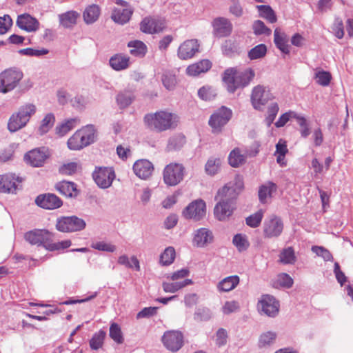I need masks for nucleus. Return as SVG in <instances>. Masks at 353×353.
Masks as SVG:
<instances>
[{
	"label": "nucleus",
	"mask_w": 353,
	"mask_h": 353,
	"mask_svg": "<svg viewBox=\"0 0 353 353\" xmlns=\"http://www.w3.org/2000/svg\"><path fill=\"white\" fill-rule=\"evenodd\" d=\"M243 190V181L237 176L234 183H230L219 189L215 196L218 203L214 207L215 217L221 221L227 220L236 209V199Z\"/></svg>",
	"instance_id": "nucleus-1"
},
{
	"label": "nucleus",
	"mask_w": 353,
	"mask_h": 353,
	"mask_svg": "<svg viewBox=\"0 0 353 353\" xmlns=\"http://www.w3.org/2000/svg\"><path fill=\"white\" fill-rule=\"evenodd\" d=\"M179 117L168 110H159L154 113L146 114L143 117L145 125L150 130L162 132L176 128Z\"/></svg>",
	"instance_id": "nucleus-2"
},
{
	"label": "nucleus",
	"mask_w": 353,
	"mask_h": 353,
	"mask_svg": "<svg viewBox=\"0 0 353 353\" xmlns=\"http://www.w3.org/2000/svg\"><path fill=\"white\" fill-rule=\"evenodd\" d=\"M96 139V130L92 125H88L74 134L68 140V146L72 150H79L91 143Z\"/></svg>",
	"instance_id": "nucleus-3"
},
{
	"label": "nucleus",
	"mask_w": 353,
	"mask_h": 353,
	"mask_svg": "<svg viewBox=\"0 0 353 353\" xmlns=\"http://www.w3.org/2000/svg\"><path fill=\"white\" fill-rule=\"evenodd\" d=\"M23 78L19 70L10 68L0 74V93H7L14 90Z\"/></svg>",
	"instance_id": "nucleus-4"
},
{
	"label": "nucleus",
	"mask_w": 353,
	"mask_h": 353,
	"mask_svg": "<svg viewBox=\"0 0 353 353\" xmlns=\"http://www.w3.org/2000/svg\"><path fill=\"white\" fill-rule=\"evenodd\" d=\"M222 81L230 93H234L243 85V71L237 67L225 69L223 72Z\"/></svg>",
	"instance_id": "nucleus-5"
},
{
	"label": "nucleus",
	"mask_w": 353,
	"mask_h": 353,
	"mask_svg": "<svg viewBox=\"0 0 353 353\" xmlns=\"http://www.w3.org/2000/svg\"><path fill=\"white\" fill-rule=\"evenodd\" d=\"M275 98L268 87L257 85L252 90L250 100L253 108L256 110H262L263 107Z\"/></svg>",
	"instance_id": "nucleus-6"
},
{
	"label": "nucleus",
	"mask_w": 353,
	"mask_h": 353,
	"mask_svg": "<svg viewBox=\"0 0 353 353\" xmlns=\"http://www.w3.org/2000/svg\"><path fill=\"white\" fill-rule=\"evenodd\" d=\"M185 172V167L183 164L170 163L163 170V181L169 186H175L183 180Z\"/></svg>",
	"instance_id": "nucleus-7"
},
{
	"label": "nucleus",
	"mask_w": 353,
	"mask_h": 353,
	"mask_svg": "<svg viewBox=\"0 0 353 353\" xmlns=\"http://www.w3.org/2000/svg\"><path fill=\"white\" fill-rule=\"evenodd\" d=\"M232 117V111L222 106L210 117L208 123L213 133H220L223 128L228 123Z\"/></svg>",
	"instance_id": "nucleus-8"
},
{
	"label": "nucleus",
	"mask_w": 353,
	"mask_h": 353,
	"mask_svg": "<svg viewBox=\"0 0 353 353\" xmlns=\"http://www.w3.org/2000/svg\"><path fill=\"white\" fill-rule=\"evenodd\" d=\"M283 222L281 217L272 214L266 218L263 223V232L265 238H276L283 230Z\"/></svg>",
	"instance_id": "nucleus-9"
},
{
	"label": "nucleus",
	"mask_w": 353,
	"mask_h": 353,
	"mask_svg": "<svg viewBox=\"0 0 353 353\" xmlns=\"http://www.w3.org/2000/svg\"><path fill=\"white\" fill-rule=\"evenodd\" d=\"M86 224L84 220L77 216L63 217L57 221L56 227L59 231L72 232L82 230Z\"/></svg>",
	"instance_id": "nucleus-10"
},
{
	"label": "nucleus",
	"mask_w": 353,
	"mask_h": 353,
	"mask_svg": "<svg viewBox=\"0 0 353 353\" xmlns=\"http://www.w3.org/2000/svg\"><path fill=\"white\" fill-rule=\"evenodd\" d=\"M161 341L167 350L176 352L183 346V336L179 331L170 330L163 334Z\"/></svg>",
	"instance_id": "nucleus-11"
},
{
	"label": "nucleus",
	"mask_w": 353,
	"mask_h": 353,
	"mask_svg": "<svg viewBox=\"0 0 353 353\" xmlns=\"http://www.w3.org/2000/svg\"><path fill=\"white\" fill-rule=\"evenodd\" d=\"M206 212V205L202 199H197L190 203L183 211L185 219L201 220Z\"/></svg>",
	"instance_id": "nucleus-12"
},
{
	"label": "nucleus",
	"mask_w": 353,
	"mask_h": 353,
	"mask_svg": "<svg viewBox=\"0 0 353 353\" xmlns=\"http://www.w3.org/2000/svg\"><path fill=\"white\" fill-rule=\"evenodd\" d=\"M93 179L99 188L105 189L111 186L115 173L112 168H100L94 172Z\"/></svg>",
	"instance_id": "nucleus-13"
},
{
	"label": "nucleus",
	"mask_w": 353,
	"mask_h": 353,
	"mask_svg": "<svg viewBox=\"0 0 353 353\" xmlns=\"http://www.w3.org/2000/svg\"><path fill=\"white\" fill-rule=\"evenodd\" d=\"M50 152L45 147L33 149L24 156L25 161L33 167L43 166L46 160L49 157Z\"/></svg>",
	"instance_id": "nucleus-14"
},
{
	"label": "nucleus",
	"mask_w": 353,
	"mask_h": 353,
	"mask_svg": "<svg viewBox=\"0 0 353 353\" xmlns=\"http://www.w3.org/2000/svg\"><path fill=\"white\" fill-rule=\"evenodd\" d=\"M25 239L31 245H43L50 243L52 234L46 230H34L25 234Z\"/></svg>",
	"instance_id": "nucleus-15"
},
{
	"label": "nucleus",
	"mask_w": 353,
	"mask_h": 353,
	"mask_svg": "<svg viewBox=\"0 0 353 353\" xmlns=\"http://www.w3.org/2000/svg\"><path fill=\"white\" fill-rule=\"evenodd\" d=\"M212 34L214 37L221 38L229 36L232 30L231 22L225 17H216L212 21Z\"/></svg>",
	"instance_id": "nucleus-16"
},
{
	"label": "nucleus",
	"mask_w": 353,
	"mask_h": 353,
	"mask_svg": "<svg viewBox=\"0 0 353 353\" xmlns=\"http://www.w3.org/2000/svg\"><path fill=\"white\" fill-rule=\"evenodd\" d=\"M199 47L200 45L196 39L186 40L178 48V57L181 60L192 59L199 52Z\"/></svg>",
	"instance_id": "nucleus-17"
},
{
	"label": "nucleus",
	"mask_w": 353,
	"mask_h": 353,
	"mask_svg": "<svg viewBox=\"0 0 353 353\" xmlns=\"http://www.w3.org/2000/svg\"><path fill=\"white\" fill-rule=\"evenodd\" d=\"M259 310L269 317H274L279 313V303L273 296L264 295L259 303Z\"/></svg>",
	"instance_id": "nucleus-18"
},
{
	"label": "nucleus",
	"mask_w": 353,
	"mask_h": 353,
	"mask_svg": "<svg viewBox=\"0 0 353 353\" xmlns=\"http://www.w3.org/2000/svg\"><path fill=\"white\" fill-rule=\"evenodd\" d=\"M154 166L147 159L137 160L133 165V172L141 179H148L152 174Z\"/></svg>",
	"instance_id": "nucleus-19"
},
{
	"label": "nucleus",
	"mask_w": 353,
	"mask_h": 353,
	"mask_svg": "<svg viewBox=\"0 0 353 353\" xmlns=\"http://www.w3.org/2000/svg\"><path fill=\"white\" fill-rule=\"evenodd\" d=\"M35 202L37 205L48 210L56 209L62 205L61 200L54 194L39 195Z\"/></svg>",
	"instance_id": "nucleus-20"
},
{
	"label": "nucleus",
	"mask_w": 353,
	"mask_h": 353,
	"mask_svg": "<svg viewBox=\"0 0 353 353\" xmlns=\"http://www.w3.org/2000/svg\"><path fill=\"white\" fill-rule=\"evenodd\" d=\"M214 236L211 230L205 228H201L194 231L193 244L196 247L203 248L211 243Z\"/></svg>",
	"instance_id": "nucleus-21"
},
{
	"label": "nucleus",
	"mask_w": 353,
	"mask_h": 353,
	"mask_svg": "<svg viewBox=\"0 0 353 353\" xmlns=\"http://www.w3.org/2000/svg\"><path fill=\"white\" fill-rule=\"evenodd\" d=\"M21 180L19 178L15 179L12 174H6L0 176V192L4 193H16L19 188V184Z\"/></svg>",
	"instance_id": "nucleus-22"
},
{
	"label": "nucleus",
	"mask_w": 353,
	"mask_h": 353,
	"mask_svg": "<svg viewBox=\"0 0 353 353\" xmlns=\"http://www.w3.org/2000/svg\"><path fill=\"white\" fill-rule=\"evenodd\" d=\"M17 25L22 30L32 32L37 31L39 28L38 20L29 14H23L18 17Z\"/></svg>",
	"instance_id": "nucleus-23"
},
{
	"label": "nucleus",
	"mask_w": 353,
	"mask_h": 353,
	"mask_svg": "<svg viewBox=\"0 0 353 353\" xmlns=\"http://www.w3.org/2000/svg\"><path fill=\"white\" fill-rule=\"evenodd\" d=\"M164 28L163 21L155 19L145 18L140 24L141 30L148 34L161 32Z\"/></svg>",
	"instance_id": "nucleus-24"
},
{
	"label": "nucleus",
	"mask_w": 353,
	"mask_h": 353,
	"mask_svg": "<svg viewBox=\"0 0 353 353\" xmlns=\"http://www.w3.org/2000/svg\"><path fill=\"white\" fill-rule=\"evenodd\" d=\"M212 68V62L208 59H202L196 63L190 65L186 68V73L189 76L196 77L201 73L208 72Z\"/></svg>",
	"instance_id": "nucleus-25"
},
{
	"label": "nucleus",
	"mask_w": 353,
	"mask_h": 353,
	"mask_svg": "<svg viewBox=\"0 0 353 353\" xmlns=\"http://www.w3.org/2000/svg\"><path fill=\"white\" fill-rule=\"evenodd\" d=\"M80 14L74 10H69L58 15L59 25L64 28H72L77 23Z\"/></svg>",
	"instance_id": "nucleus-26"
},
{
	"label": "nucleus",
	"mask_w": 353,
	"mask_h": 353,
	"mask_svg": "<svg viewBox=\"0 0 353 353\" xmlns=\"http://www.w3.org/2000/svg\"><path fill=\"white\" fill-rule=\"evenodd\" d=\"M109 63L111 68L116 71L123 70L130 66V57L121 53L116 54L111 57Z\"/></svg>",
	"instance_id": "nucleus-27"
},
{
	"label": "nucleus",
	"mask_w": 353,
	"mask_h": 353,
	"mask_svg": "<svg viewBox=\"0 0 353 353\" xmlns=\"http://www.w3.org/2000/svg\"><path fill=\"white\" fill-rule=\"evenodd\" d=\"M274 42L276 46L284 54L290 53V45L286 34L281 32L279 28H276L274 32Z\"/></svg>",
	"instance_id": "nucleus-28"
},
{
	"label": "nucleus",
	"mask_w": 353,
	"mask_h": 353,
	"mask_svg": "<svg viewBox=\"0 0 353 353\" xmlns=\"http://www.w3.org/2000/svg\"><path fill=\"white\" fill-rule=\"evenodd\" d=\"M276 191V185L272 182H268L259 187L258 195L259 201L262 204L268 203L272 196V193Z\"/></svg>",
	"instance_id": "nucleus-29"
},
{
	"label": "nucleus",
	"mask_w": 353,
	"mask_h": 353,
	"mask_svg": "<svg viewBox=\"0 0 353 353\" xmlns=\"http://www.w3.org/2000/svg\"><path fill=\"white\" fill-rule=\"evenodd\" d=\"M57 190L66 197H74L78 194L77 185L73 182L63 181L57 184Z\"/></svg>",
	"instance_id": "nucleus-30"
},
{
	"label": "nucleus",
	"mask_w": 353,
	"mask_h": 353,
	"mask_svg": "<svg viewBox=\"0 0 353 353\" xmlns=\"http://www.w3.org/2000/svg\"><path fill=\"white\" fill-rule=\"evenodd\" d=\"M132 14V10L129 8H125L122 10L120 8H114L112 11L111 18L118 23L124 24L127 23Z\"/></svg>",
	"instance_id": "nucleus-31"
},
{
	"label": "nucleus",
	"mask_w": 353,
	"mask_h": 353,
	"mask_svg": "<svg viewBox=\"0 0 353 353\" xmlns=\"http://www.w3.org/2000/svg\"><path fill=\"white\" fill-rule=\"evenodd\" d=\"M240 279L238 276H230L219 281L216 285L219 292H230L239 283Z\"/></svg>",
	"instance_id": "nucleus-32"
},
{
	"label": "nucleus",
	"mask_w": 353,
	"mask_h": 353,
	"mask_svg": "<svg viewBox=\"0 0 353 353\" xmlns=\"http://www.w3.org/2000/svg\"><path fill=\"white\" fill-rule=\"evenodd\" d=\"M101 9L99 6L92 4L88 6L83 13L85 23L87 24L94 23L99 19Z\"/></svg>",
	"instance_id": "nucleus-33"
},
{
	"label": "nucleus",
	"mask_w": 353,
	"mask_h": 353,
	"mask_svg": "<svg viewBox=\"0 0 353 353\" xmlns=\"http://www.w3.org/2000/svg\"><path fill=\"white\" fill-rule=\"evenodd\" d=\"M135 96L132 90H125L120 92L116 97V101L120 108L128 107L134 100Z\"/></svg>",
	"instance_id": "nucleus-34"
},
{
	"label": "nucleus",
	"mask_w": 353,
	"mask_h": 353,
	"mask_svg": "<svg viewBox=\"0 0 353 353\" xmlns=\"http://www.w3.org/2000/svg\"><path fill=\"white\" fill-rule=\"evenodd\" d=\"M223 160L219 157H210L205 165V172L208 175L214 176L219 172Z\"/></svg>",
	"instance_id": "nucleus-35"
},
{
	"label": "nucleus",
	"mask_w": 353,
	"mask_h": 353,
	"mask_svg": "<svg viewBox=\"0 0 353 353\" xmlns=\"http://www.w3.org/2000/svg\"><path fill=\"white\" fill-rule=\"evenodd\" d=\"M296 261V256L292 247L283 248L279 255V262L284 265H292Z\"/></svg>",
	"instance_id": "nucleus-36"
},
{
	"label": "nucleus",
	"mask_w": 353,
	"mask_h": 353,
	"mask_svg": "<svg viewBox=\"0 0 353 353\" xmlns=\"http://www.w3.org/2000/svg\"><path fill=\"white\" fill-rule=\"evenodd\" d=\"M79 123V119L78 118L67 119L56 127V133L59 137H63L71 130L75 128Z\"/></svg>",
	"instance_id": "nucleus-37"
},
{
	"label": "nucleus",
	"mask_w": 353,
	"mask_h": 353,
	"mask_svg": "<svg viewBox=\"0 0 353 353\" xmlns=\"http://www.w3.org/2000/svg\"><path fill=\"white\" fill-rule=\"evenodd\" d=\"M26 125L27 123L23 121V118L17 112L13 113L10 117L8 123V129L10 132H15L24 128Z\"/></svg>",
	"instance_id": "nucleus-38"
},
{
	"label": "nucleus",
	"mask_w": 353,
	"mask_h": 353,
	"mask_svg": "<svg viewBox=\"0 0 353 353\" xmlns=\"http://www.w3.org/2000/svg\"><path fill=\"white\" fill-rule=\"evenodd\" d=\"M128 47L130 48V53L134 57H143L147 52V46L141 41H130Z\"/></svg>",
	"instance_id": "nucleus-39"
},
{
	"label": "nucleus",
	"mask_w": 353,
	"mask_h": 353,
	"mask_svg": "<svg viewBox=\"0 0 353 353\" xmlns=\"http://www.w3.org/2000/svg\"><path fill=\"white\" fill-rule=\"evenodd\" d=\"M276 332L273 331L264 332L259 336V347L261 348L270 347L276 342Z\"/></svg>",
	"instance_id": "nucleus-40"
},
{
	"label": "nucleus",
	"mask_w": 353,
	"mask_h": 353,
	"mask_svg": "<svg viewBox=\"0 0 353 353\" xmlns=\"http://www.w3.org/2000/svg\"><path fill=\"white\" fill-rule=\"evenodd\" d=\"M55 122L54 115L52 113L47 114L41 120V123L38 128V133L42 136L52 128Z\"/></svg>",
	"instance_id": "nucleus-41"
},
{
	"label": "nucleus",
	"mask_w": 353,
	"mask_h": 353,
	"mask_svg": "<svg viewBox=\"0 0 353 353\" xmlns=\"http://www.w3.org/2000/svg\"><path fill=\"white\" fill-rule=\"evenodd\" d=\"M256 8L259 12V16L265 19L268 22L274 23L276 22L277 17L272 8L268 5L256 6Z\"/></svg>",
	"instance_id": "nucleus-42"
},
{
	"label": "nucleus",
	"mask_w": 353,
	"mask_h": 353,
	"mask_svg": "<svg viewBox=\"0 0 353 353\" xmlns=\"http://www.w3.org/2000/svg\"><path fill=\"white\" fill-rule=\"evenodd\" d=\"M192 283L191 279H185L183 281H176L174 283L163 282L162 284L164 292L169 293H174L179 290Z\"/></svg>",
	"instance_id": "nucleus-43"
},
{
	"label": "nucleus",
	"mask_w": 353,
	"mask_h": 353,
	"mask_svg": "<svg viewBox=\"0 0 353 353\" xmlns=\"http://www.w3.org/2000/svg\"><path fill=\"white\" fill-rule=\"evenodd\" d=\"M228 163L232 168H239L243 163L242 150L239 148H234L228 155Z\"/></svg>",
	"instance_id": "nucleus-44"
},
{
	"label": "nucleus",
	"mask_w": 353,
	"mask_h": 353,
	"mask_svg": "<svg viewBox=\"0 0 353 353\" xmlns=\"http://www.w3.org/2000/svg\"><path fill=\"white\" fill-rule=\"evenodd\" d=\"M37 108L32 103H26L21 105L17 112L23 118V121L27 123L29 122L30 118L36 113Z\"/></svg>",
	"instance_id": "nucleus-45"
},
{
	"label": "nucleus",
	"mask_w": 353,
	"mask_h": 353,
	"mask_svg": "<svg viewBox=\"0 0 353 353\" xmlns=\"http://www.w3.org/2000/svg\"><path fill=\"white\" fill-rule=\"evenodd\" d=\"M264 214L265 210L263 209H259L256 212L252 214L245 219L246 224L252 228L259 227L261 223Z\"/></svg>",
	"instance_id": "nucleus-46"
},
{
	"label": "nucleus",
	"mask_w": 353,
	"mask_h": 353,
	"mask_svg": "<svg viewBox=\"0 0 353 353\" xmlns=\"http://www.w3.org/2000/svg\"><path fill=\"white\" fill-rule=\"evenodd\" d=\"M279 106L276 102H272L268 105L266 116L264 120L267 126L270 127L272 125L279 112Z\"/></svg>",
	"instance_id": "nucleus-47"
},
{
	"label": "nucleus",
	"mask_w": 353,
	"mask_h": 353,
	"mask_svg": "<svg viewBox=\"0 0 353 353\" xmlns=\"http://www.w3.org/2000/svg\"><path fill=\"white\" fill-rule=\"evenodd\" d=\"M212 317L211 310L207 307H199L194 313V319L197 322L208 321Z\"/></svg>",
	"instance_id": "nucleus-48"
},
{
	"label": "nucleus",
	"mask_w": 353,
	"mask_h": 353,
	"mask_svg": "<svg viewBox=\"0 0 353 353\" xmlns=\"http://www.w3.org/2000/svg\"><path fill=\"white\" fill-rule=\"evenodd\" d=\"M109 335L110 337L117 344H121L124 341L121 329L116 323H112L110 325Z\"/></svg>",
	"instance_id": "nucleus-49"
},
{
	"label": "nucleus",
	"mask_w": 353,
	"mask_h": 353,
	"mask_svg": "<svg viewBox=\"0 0 353 353\" xmlns=\"http://www.w3.org/2000/svg\"><path fill=\"white\" fill-rule=\"evenodd\" d=\"M266 53V46L265 44H259L248 52V56L250 60H254L263 58L265 56Z\"/></svg>",
	"instance_id": "nucleus-50"
},
{
	"label": "nucleus",
	"mask_w": 353,
	"mask_h": 353,
	"mask_svg": "<svg viewBox=\"0 0 353 353\" xmlns=\"http://www.w3.org/2000/svg\"><path fill=\"white\" fill-rule=\"evenodd\" d=\"M175 258V250L172 247L165 248L160 256V263L162 265H169L173 263Z\"/></svg>",
	"instance_id": "nucleus-51"
},
{
	"label": "nucleus",
	"mask_w": 353,
	"mask_h": 353,
	"mask_svg": "<svg viewBox=\"0 0 353 353\" xmlns=\"http://www.w3.org/2000/svg\"><path fill=\"white\" fill-rule=\"evenodd\" d=\"M293 117L296 119L301 129L300 133L302 137L306 138L310 134V128L306 119L297 114H294Z\"/></svg>",
	"instance_id": "nucleus-52"
},
{
	"label": "nucleus",
	"mask_w": 353,
	"mask_h": 353,
	"mask_svg": "<svg viewBox=\"0 0 353 353\" xmlns=\"http://www.w3.org/2000/svg\"><path fill=\"white\" fill-rule=\"evenodd\" d=\"M293 285V279L286 273L279 274L274 282L276 287H282L285 288H290Z\"/></svg>",
	"instance_id": "nucleus-53"
},
{
	"label": "nucleus",
	"mask_w": 353,
	"mask_h": 353,
	"mask_svg": "<svg viewBox=\"0 0 353 353\" xmlns=\"http://www.w3.org/2000/svg\"><path fill=\"white\" fill-rule=\"evenodd\" d=\"M185 143V137L182 135H176L170 138L167 148L168 150H179Z\"/></svg>",
	"instance_id": "nucleus-54"
},
{
	"label": "nucleus",
	"mask_w": 353,
	"mask_h": 353,
	"mask_svg": "<svg viewBox=\"0 0 353 353\" xmlns=\"http://www.w3.org/2000/svg\"><path fill=\"white\" fill-rule=\"evenodd\" d=\"M105 334V332L103 330L95 333L90 341V347L95 350L101 347Z\"/></svg>",
	"instance_id": "nucleus-55"
},
{
	"label": "nucleus",
	"mask_w": 353,
	"mask_h": 353,
	"mask_svg": "<svg viewBox=\"0 0 353 353\" xmlns=\"http://www.w3.org/2000/svg\"><path fill=\"white\" fill-rule=\"evenodd\" d=\"M312 251L318 256L322 257L325 261H333V256L332 254L324 247L314 245L312 247Z\"/></svg>",
	"instance_id": "nucleus-56"
},
{
	"label": "nucleus",
	"mask_w": 353,
	"mask_h": 353,
	"mask_svg": "<svg viewBox=\"0 0 353 353\" xmlns=\"http://www.w3.org/2000/svg\"><path fill=\"white\" fill-rule=\"evenodd\" d=\"M162 83L167 90H173L176 83L175 75L168 72H165L162 76Z\"/></svg>",
	"instance_id": "nucleus-57"
},
{
	"label": "nucleus",
	"mask_w": 353,
	"mask_h": 353,
	"mask_svg": "<svg viewBox=\"0 0 353 353\" xmlns=\"http://www.w3.org/2000/svg\"><path fill=\"white\" fill-rule=\"evenodd\" d=\"M254 33L256 35L265 34L270 35L271 30L268 28L265 23L260 20H256L253 23Z\"/></svg>",
	"instance_id": "nucleus-58"
},
{
	"label": "nucleus",
	"mask_w": 353,
	"mask_h": 353,
	"mask_svg": "<svg viewBox=\"0 0 353 353\" xmlns=\"http://www.w3.org/2000/svg\"><path fill=\"white\" fill-rule=\"evenodd\" d=\"M314 79L318 84L323 86H327L330 82L331 74L330 72L323 70L318 71L315 74Z\"/></svg>",
	"instance_id": "nucleus-59"
},
{
	"label": "nucleus",
	"mask_w": 353,
	"mask_h": 353,
	"mask_svg": "<svg viewBox=\"0 0 353 353\" xmlns=\"http://www.w3.org/2000/svg\"><path fill=\"white\" fill-rule=\"evenodd\" d=\"M199 97L205 101H210L214 98L216 93L211 87L203 86L198 91Z\"/></svg>",
	"instance_id": "nucleus-60"
},
{
	"label": "nucleus",
	"mask_w": 353,
	"mask_h": 353,
	"mask_svg": "<svg viewBox=\"0 0 353 353\" xmlns=\"http://www.w3.org/2000/svg\"><path fill=\"white\" fill-rule=\"evenodd\" d=\"M70 245L71 241L69 240L62 241L57 243H52L50 241V243L46 244V249L49 251L59 250L68 248Z\"/></svg>",
	"instance_id": "nucleus-61"
},
{
	"label": "nucleus",
	"mask_w": 353,
	"mask_h": 353,
	"mask_svg": "<svg viewBox=\"0 0 353 353\" xmlns=\"http://www.w3.org/2000/svg\"><path fill=\"white\" fill-rule=\"evenodd\" d=\"M79 168L77 163L70 162L63 165L59 168V172L63 175H72L74 174Z\"/></svg>",
	"instance_id": "nucleus-62"
},
{
	"label": "nucleus",
	"mask_w": 353,
	"mask_h": 353,
	"mask_svg": "<svg viewBox=\"0 0 353 353\" xmlns=\"http://www.w3.org/2000/svg\"><path fill=\"white\" fill-rule=\"evenodd\" d=\"M92 248L100 250L105 251L108 252H114L116 250V246L104 241H97L92 244Z\"/></svg>",
	"instance_id": "nucleus-63"
},
{
	"label": "nucleus",
	"mask_w": 353,
	"mask_h": 353,
	"mask_svg": "<svg viewBox=\"0 0 353 353\" xmlns=\"http://www.w3.org/2000/svg\"><path fill=\"white\" fill-rule=\"evenodd\" d=\"M240 310V305L235 301H226L222 307V312L225 314L236 312Z\"/></svg>",
	"instance_id": "nucleus-64"
}]
</instances>
